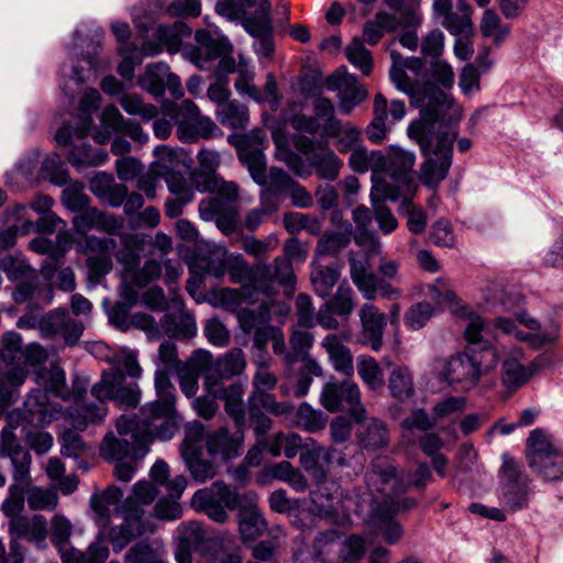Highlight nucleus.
Masks as SVG:
<instances>
[{"instance_id": "obj_1", "label": "nucleus", "mask_w": 563, "mask_h": 563, "mask_svg": "<svg viewBox=\"0 0 563 563\" xmlns=\"http://www.w3.org/2000/svg\"><path fill=\"white\" fill-rule=\"evenodd\" d=\"M390 58L391 82L409 96L413 107L420 109L419 118L407 128L408 136L419 145L426 157L420 167V180L426 187L435 189L448 177L452 166L453 141L463 118V108L431 81L422 85L412 82L401 65L399 52L390 51Z\"/></svg>"}, {"instance_id": "obj_2", "label": "nucleus", "mask_w": 563, "mask_h": 563, "mask_svg": "<svg viewBox=\"0 0 563 563\" xmlns=\"http://www.w3.org/2000/svg\"><path fill=\"white\" fill-rule=\"evenodd\" d=\"M162 331L169 338L158 349L154 387L156 399L144 404L140 415H128L137 421L145 432L151 431L162 441L170 440L176 432V395L172 376L176 375V314L165 313L159 322Z\"/></svg>"}, {"instance_id": "obj_3", "label": "nucleus", "mask_w": 563, "mask_h": 563, "mask_svg": "<svg viewBox=\"0 0 563 563\" xmlns=\"http://www.w3.org/2000/svg\"><path fill=\"white\" fill-rule=\"evenodd\" d=\"M464 338L466 346L448 358L442 375L449 385L470 390L484 375L496 368L499 355L493 344L492 325L483 317H470Z\"/></svg>"}, {"instance_id": "obj_4", "label": "nucleus", "mask_w": 563, "mask_h": 563, "mask_svg": "<svg viewBox=\"0 0 563 563\" xmlns=\"http://www.w3.org/2000/svg\"><path fill=\"white\" fill-rule=\"evenodd\" d=\"M119 437L108 433L100 445V455L108 462L115 463L114 476L118 481L130 482L137 466L134 464L143 460L150 452V448L156 434L145 432L137 426V421L130 419L128 415H121L117 420Z\"/></svg>"}, {"instance_id": "obj_5", "label": "nucleus", "mask_w": 563, "mask_h": 563, "mask_svg": "<svg viewBox=\"0 0 563 563\" xmlns=\"http://www.w3.org/2000/svg\"><path fill=\"white\" fill-rule=\"evenodd\" d=\"M51 394L64 400L69 399L66 374L58 365H53L49 368L45 389L31 391L24 400L23 409L8 416V424L12 428H18L20 424L44 427L57 420L62 415L63 407L59 402L49 399Z\"/></svg>"}, {"instance_id": "obj_6", "label": "nucleus", "mask_w": 563, "mask_h": 563, "mask_svg": "<svg viewBox=\"0 0 563 563\" xmlns=\"http://www.w3.org/2000/svg\"><path fill=\"white\" fill-rule=\"evenodd\" d=\"M158 493L159 489L147 479H140L133 485L131 495L119 508L123 522L111 528L109 533L114 552L122 551L136 537L153 531L152 516H146L141 505H151Z\"/></svg>"}, {"instance_id": "obj_7", "label": "nucleus", "mask_w": 563, "mask_h": 563, "mask_svg": "<svg viewBox=\"0 0 563 563\" xmlns=\"http://www.w3.org/2000/svg\"><path fill=\"white\" fill-rule=\"evenodd\" d=\"M233 45L227 38L210 41L196 49L194 63L200 70H211L210 78L214 80L207 90L208 98L221 108L229 101V75L236 73V63L232 56Z\"/></svg>"}, {"instance_id": "obj_8", "label": "nucleus", "mask_w": 563, "mask_h": 563, "mask_svg": "<svg viewBox=\"0 0 563 563\" xmlns=\"http://www.w3.org/2000/svg\"><path fill=\"white\" fill-rule=\"evenodd\" d=\"M526 457L543 481H563V451L544 430L538 428L530 432Z\"/></svg>"}, {"instance_id": "obj_9", "label": "nucleus", "mask_w": 563, "mask_h": 563, "mask_svg": "<svg viewBox=\"0 0 563 563\" xmlns=\"http://www.w3.org/2000/svg\"><path fill=\"white\" fill-rule=\"evenodd\" d=\"M190 365L205 369V389H211L213 385L227 386V380L241 375L246 367V361L240 347L230 350L216 361L212 360L211 353L198 349L190 356Z\"/></svg>"}, {"instance_id": "obj_10", "label": "nucleus", "mask_w": 563, "mask_h": 563, "mask_svg": "<svg viewBox=\"0 0 563 563\" xmlns=\"http://www.w3.org/2000/svg\"><path fill=\"white\" fill-rule=\"evenodd\" d=\"M91 395L101 402L112 400L120 409H133L141 401L142 390L136 382L126 379L121 368L112 367L102 373Z\"/></svg>"}, {"instance_id": "obj_11", "label": "nucleus", "mask_w": 563, "mask_h": 563, "mask_svg": "<svg viewBox=\"0 0 563 563\" xmlns=\"http://www.w3.org/2000/svg\"><path fill=\"white\" fill-rule=\"evenodd\" d=\"M499 471V499L510 511L516 512L529 505V478L523 465L508 453H504Z\"/></svg>"}, {"instance_id": "obj_12", "label": "nucleus", "mask_w": 563, "mask_h": 563, "mask_svg": "<svg viewBox=\"0 0 563 563\" xmlns=\"http://www.w3.org/2000/svg\"><path fill=\"white\" fill-rule=\"evenodd\" d=\"M228 142L235 147L239 161L245 166L257 185L266 184V133L262 129H253L246 134H231Z\"/></svg>"}, {"instance_id": "obj_13", "label": "nucleus", "mask_w": 563, "mask_h": 563, "mask_svg": "<svg viewBox=\"0 0 563 563\" xmlns=\"http://www.w3.org/2000/svg\"><path fill=\"white\" fill-rule=\"evenodd\" d=\"M244 501L235 487L217 481L210 487L198 489L192 496V504L211 520L223 523L228 520L227 509L234 510Z\"/></svg>"}, {"instance_id": "obj_14", "label": "nucleus", "mask_w": 563, "mask_h": 563, "mask_svg": "<svg viewBox=\"0 0 563 563\" xmlns=\"http://www.w3.org/2000/svg\"><path fill=\"white\" fill-rule=\"evenodd\" d=\"M199 168L190 173V179L201 192H210L223 197L229 201L239 200V187L234 181H227L217 168L220 156L217 152L202 148L198 153Z\"/></svg>"}, {"instance_id": "obj_15", "label": "nucleus", "mask_w": 563, "mask_h": 563, "mask_svg": "<svg viewBox=\"0 0 563 563\" xmlns=\"http://www.w3.org/2000/svg\"><path fill=\"white\" fill-rule=\"evenodd\" d=\"M320 400L330 412L347 411L355 422L366 420L367 412L361 402L360 388L350 379L328 382L323 386Z\"/></svg>"}, {"instance_id": "obj_16", "label": "nucleus", "mask_w": 563, "mask_h": 563, "mask_svg": "<svg viewBox=\"0 0 563 563\" xmlns=\"http://www.w3.org/2000/svg\"><path fill=\"white\" fill-rule=\"evenodd\" d=\"M416 154L399 146H390L389 162L386 178L379 179L385 191V198L396 201L402 190H410L413 187V166Z\"/></svg>"}, {"instance_id": "obj_17", "label": "nucleus", "mask_w": 563, "mask_h": 563, "mask_svg": "<svg viewBox=\"0 0 563 563\" xmlns=\"http://www.w3.org/2000/svg\"><path fill=\"white\" fill-rule=\"evenodd\" d=\"M2 267L7 277L16 284L12 292L13 300L16 303L37 302L41 300L40 294L47 289L42 287L35 269L24 260L8 256L3 258Z\"/></svg>"}, {"instance_id": "obj_18", "label": "nucleus", "mask_w": 563, "mask_h": 563, "mask_svg": "<svg viewBox=\"0 0 563 563\" xmlns=\"http://www.w3.org/2000/svg\"><path fill=\"white\" fill-rule=\"evenodd\" d=\"M221 134L218 125L202 115L194 101L186 99L178 104V140L195 142Z\"/></svg>"}, {"instance_id": "obj_19", "label": "nucleus", "mask_w": 563, "mask_h": 563, "mask_svg": "<svg viewBox=\"0 0 563 563\" xmlns=\"http://www.w3.org/2000/svg\"><path fill=\"white\" fill-rule=\"evenodd\" d=\"M434 19L453 36L473 35L474 25L471 19L472 8L465 1L433 0Z\"/></svg>"}, {"instance_id": "obj_20", "label": "nucleus", "mask_w": 563, "mask_h": 563, "mask_svg": "<svg viewBox=\"0 0 563 563\" xmlns=\"http://www.w3.org/2000/svg\"><path fill=\"white\" fill-rule=\"evenodd\" d=\"M100 122L101 129H95V133L91 134L98 144L108 143L112 133L130 136L140 144L148 141V134L143 132L141 125L135 121L124 120L119 109L114 106H107L103 109Z\"/></svg>"}, {"instance_id": "obj_21", "label": "nucleus", "mask_w": 563, "mask_h": 563, "mask_svg": "<svg viewBox=\"0 0 563 563\" xmlns=\"http://www.w3.org/2000/svg\"><path fill=\"white\" fill-rule=\"evenodd\" d=\"M154 154L158 157L146 176L139 177L137 187L143 189L147 197H154L155 179H164L170 194L176 195V152L167 146H157Z\"/></svg>"}, {"instance_id": "obj_22", "label": "nucleus", "mask_w": 563, "mask_h": 563, "mask_svg": "<svg viewBox=\"0 0 563 563\" xmlns=\"http://www.w3.org/2000/svg\"><path fill=\"white\" fill-rule=\"evenodd\" d=\"M85 330L82 321L70 314L66 308H57L43 316L42 336L54 339L60 335L68 346L78 343Z\"/></svg>"}, {"instance_id": "obj_23", "label": "nucleus", "mask_w": 563, "mask_h": 563, "mask_svg": "<svg viewBox=\"0 0 563 563\" xmlns=\"http://www.w3.org/2000/svg\"><path fill=\"white\" fill-rule=\"evenodd\" d=\"M324 85L329 91L339 92L340 111L344 114H349L367 98V91L358 84L357 77L345 70H336L328 76Z\"/></svg>"}, {"instance_id": "obj_24", "label": "nucleus", "mask_w": 563, "mask_h": 563, "mask_svg": "<svg viewBox=\"0 0 563 563\" xmlns=\"http://www.w3.org/2000/svg\"><path fill=\"white\" fill-rule=\"evenodd\" d=\"M151 483L158 489L164 487L167 495L158 499L154 507L155 516L159 519L176 518V481L170 478V470L164 460H157L150 470Z\"/></svg>"}, {"instance_id": "obj_25", "label": "nucleus", "mask_w": 563, "mask_h": 563, "mask_svg": "<svg viewBox=\"0 0 563 563\" xmlns=\"http://www.w3.org/2000/svg\"><path fill=\"white\" fill-rule=\"evenodd\" d=\"M10 429L4 428L0 433V457H10L12 470V478L16 483L30 484L31 482V463L32 457L29 450L15 443V435Z\"/></svg>"}, {"instance_id": "obj_26", "label": "nucleus", "mask_w": 563, "mask_h": 563, "mask_svg": "<svg viewBox=\"0 0 563 563\" xmlns=\"http://www.w3.org/2000/svg\"><path fill=\"white\" fill-rule=\"evenodd\" d=\"M73 228L80 234L97 230L113 235L123 228V219L88 206L81 212L74 216Z\"/></svg>"}, {"instance_id": "obj_27", "label": "nucleus", "mask_w": 563, "mask_h": 563, "mask_svg": "<svg viewBox=\"0 0 563 563\" xmlns=\"http://www.w3.org/2000/svg\"><path fill=\"white\" fill-rule=\"evenodd\" d=\"M236 201H229L216 195L212 198L203 199L199 205V211L205 219L216 217L218 229L227 236L233 234L238 229Z\"/></svg>"}, {"instance_id": "obj_28", "label": "nucleus", "mask_w": 563, "mask_h": 563, "mask_svg": "<svg viewBox=\"0 0 563 563\" xmlns=\"http://www.w3.org/2000/svg\"><path fill=\"white\" fill-rule=\"evenodd\" d=\"M362 342L378 352L383 346L384 330L387 325V316L373 303H364L358 310Z\"/></svg>"}, {"instance_id": "obj_29", "label": "nucleus", "mask_w": 563, "mask_h": 563, "mask_svg": "<svg viewBox=\"0 0 563 563\" xmlns=\"http://www.w3.org/2000/svg\"><path fill=\"white\" fill-rule=\"evenodd\" d=\"M213 398H219L224 401V409L228 416L233 420L238 433L244 432L245 429V411L243 407V385L239 382H233L228 386L213 385L211 389H205Z\"/></svg>"}, {"instance_id": "obj_30", "label": "nucleus", "mask_w": 563, "mask_h": 563, "mask_svg": "<svg viewBox=\"0 0 563 563\" xmlns=\"http://www.w3.org/2000/svg\"><path fill=\"white\" fill-rule=\"evenodd\" d=\"M243 443V432L232 435L227 428L210 433L207 437V454L210 459H220L222 461H230L240 455V450Z\"/></svg>"}, {"instance_id": "obj_31", "label": "nucleus", "mask_w": 563, "mask_h": 563, "mask_svg": "<svg viewBox=\"0 0 563 563\" xmlns=\"http://www.w3.org/2000/svg\"><path fill=\"white\" fill-rule=\"evenodd\" d=\"M9 533L11 539L27 540L43 548L47 537V521L42 515H35L31 520L26 516H19L10 519Z\"/></svg>"}, {"instance_id": "obj_32", "label": "nucleus", "mask_w": 563, "mask_h": 563, "mask_svg": "<svg viewBox=\"0 0 563 563\" xmlns=\"http://www.w3.org/2000/svg\"><path fill=\"white\" fill-rule=\"evenodd\" d=\"M373 217L374 210L372 211L364 205L356 207L352 212V219L356 228L354 242L360 246L367 247L368 256L379 254L382 249L379 236L375 231L368 228L373 221Z\"/></svg>"}, {"instance_id": "obj_33", "label": "nucleus", "mask_w": 563, "mask_h": 563, "mask_svg": "<svg viewBox=\"0 0 563 563\" xmlns=\"http://www.w3.org/2000/svg\"><path fill=\"white\" fill-rule=\"evenodd\" d=\"M334 450L325 451L311 440V446L307 445L299 455L300 464L317 484H323L328 475V468Z\"/></svg>"}, {"instance_id": "obj_34", "label": "nucleus", "mask_w": 563, "mask_h": 563, "mask_svg": "<svg viewBox=\"0 0 563 563\" xmlns=\"http://www.w3.org/2000/svg\"><path fill=\"white\" fill-rule=\"evenodd\" d=\"M396 515L397 509L393 506H378L371 515L374 529L388 544H396L404 536V528L395 519Z\"/></svg>"}, {"instance_id": "obj_35", "label": "nucleus", "mask_w": 563, "mask_h": 563, "mask_svg": "<svg viewBox=\"0 0 563 563\" xmlns=\"http://www.w3.org/2000/svg\"><path fill=\"white\" fill-rule=\"evenodd\" d=\"M492 325V330L495 329L501 330L506 334H514L519 341H527L534 349H540L544 345L552 344L558 339V329H554L551 332L547 333H525L522 331L517 330L516 322L506 317H498L494 320V322L487 321ZM495 340V335L493 334V341Z\"/></svg>"}, {"instance_id": "obj_36", "label": "nucleus", "mask_w": 563, "mask_h": 563, "mask_svg": "<svg viewBox=\"0 0 563 563\" xmlns=\"http://www.w3.org/2000/svg\"><path fill=\"white\" fill-rule=\"evenodd\" d=\"M357 422L355 432L358 445L364 450H378L388 443V429L383 420L371 418L367 422Z\"/></svg>"}, {"instance_id": "obj_37", "label": "nucleus", "mask_w": 563, "mask_h": 563, "mask_svg": "<svg viewBox=\"0 0 563 563\" xmlns=\"http://www.w3.org/2000/svg\"><path fill=\"white\" fill-rule=\"evenodd\" d=\"M173 74H169V67L165 63H156L148 65L146 71L140 77V86L155 97L164 95L166 89V79H170ZM169 91L176 93V84L172 80L168 81Z\"/></svg>"}, {"instance_id": "obj_38", "label": "nucleus", "mask_w": 563, "mask_h": 563, "mask_svg": "<svg viewBox=\"0 0 563 563\" xmlns=\"http://www.w3.org/2000/svg\"><path fill=\"white\" fill-rule=\"evenodd\" d=\"M239 509V530L243 541H254L267 529V522L256 506H244Z\"/></svg>"}, {"instance_id": "obj_39", "label": "nucleus", "mask_w": 563, "mask_h": 563, "mask_svg": "<svg viewBox=\"0 0 563 563\" xmlns=\"http://www.w3.org/2000/svg\"><path fill=\"white\" fill-rule=\"evenodd\" d=\"M333 368L346 376L353 375V357L351 351L345 346L336 334H328L322 341Z\"/></svg>"}, {"instance_id": "obj_40", "label": "nucleus", "mask_w": 563, "mask_h": 563, "mask_svg": "<svg viewBox=\"0 0 563 563\" xmlns=\"http://www.w3.org/2000/svg\"><path fill=\"white\" fill-rule=\"evenodd\" d=\"M205 539V531L197 521H189L178 531V563H191V552L197 550Z\"/></svg>"}, {"instance_id": "obj_41", "label": "nucleus", "mask_w": 563, "mask_h": 563, "mask_svg": "<svg viewBox=\"0 0 563 563\" xmlns=\"http://www.w3.org/2000/svg\"><path fill=\"white\" fill-rule=\"evenodd\" d=\"M294 179L280 167H272L266 184L261 192V203H276L277 200L288 191L294 184Z\"/></svg>"}, {"instance_id": "obj_42", "label": "nucleus", "mask_w": 563, "mask_h": 563, "mask_svg": "<svg viewBox=\"0 0 563 563\" xmlns=\"http://www.w3.org/2000/svg\"><path fill=\"white\" fill-rule=\"evenodd\" d=\"M108 159V153L101 148L93 150L89 144L82 142L74 145L67 155V161L77 170L81 172L86 167H96L104 164Z\"/></svg>"}, {"instance_id": "obj_43", "label": "nucleus", "mask_w": 563, "mask_h": 563, "mask_svg": "<svg viewBox=\"0 0 563 563\" xmlns=\"http://www.w3.org/2000/svg\"><path fill=\"white\" fill-rule=\"evenodd\" d=\"M387 99L380 92L374 98V118L365 129V135L373 144H380L387 136Z\"/></svg>"}, {"instance_id": "obj_44", "label": "nucleus", "mask_w": 563, "mask_h": 563, "mask_svg": "<svg viewBox=\"0 0 563 563\" xmlns=\"http://www.w3.org/2000/svg\"><path fill=\"white\" fill-rule=\"evenodd\" d=\"M520 354L519 350H514L501 364V380L508 389H518L530 377V373L518 358Z\"/></svg>"}, {"instance_id": "obj_45", "label": "nucleus", "mask_w": 563, "mask_h": 563, "mask_svg": "<svg viewBox=\"0 0 563 563\" xmlns=\"http://www.w3.org/2000/svg\"><path fill=\"white\" fill-rule=\"evenodd\" d=\"M108 413L106 401L81 402L70 413L71 423L75 429L85 430L89 424L103 420Z\"/></svg>"}, {"instance_id": "obj_46", "label": "nucleus", "mask_w": 563, "mask_h": 563, "mask_svg": "<svg viewBox=\"0 0 563 563\" xmlns=\"http://www.w3.org/2000/svg\"><path fill=\"white\" fill-rule=\"evenodd\" d=\"M309 164L318 177L328 181H334L343 167L342 159L331 150L312 154L309 157Z\"/></svg>"}, {"instance_id": "obj_47", "label": "nucleus", "mask_w": 563, "mask_h": 563, "mask_svg": "<svg viewBox=\"0 0 563 563\" xmlns=\"http://www.w3.org/2000/svg\"><path fill=\"white\" fill-rule=\"evenodd\" d=\"M390 395L398 401H405L413 395V378L407 366H395L388 377Z\"/></svg>"}, {"instance_id": "obj_48", "label": "nucleus", "mask_w": 563, "mask_h": 563, "mask_svg": "<svg viewBox=\"0 0 563 563\" xmlns=\"http://www.w3.org/2000/svg\"><path fill=\"white\" fill-rule=\"evenodd\" d=\"M356 371L368 389L376 391L384 387L383 369L373 356L365 354L357 356Z\"/></svg>"}, {"instance_id": "obj_49", "label": "nucleus", "mask_w": 563, "mask_h": 563, "mask_svg": "<svg viewBox=\"0 0 563 563\" xmlns=\"http://www.w3.org/2000/svg\"><path fill=\"white\" fill-rule=\"evenodd\" d=\"M247 408L266 410L276 417L290 415L295 409L289 402H278L275 396L268 391H252L247 398Z\"/></svg>"}, {"instance_id": "obj_50", "label": "nucleus", "mask_w": 563, "mask_h": 563, "mask_svg": "<svg viewBox=\"0 0 563 563\" xmlns=\"http://www.w3.org/2000/svg\"><path fill=\"white\" fill-rule=\"evenodd\" d=\"M181 454L187 462L191 476L197 482L205 483L217 474L214 460L211 461L205 457L201 451H195L189 455L187 450L184 449Z\"/></svg>"}, {"instance_id": "obj_51", "label": "nucleus", "mask_w": 563, "mask_h": 563, "mask_svg": "<svg viewBox=\"0 0 563 563\" xmlns=\"http://www.w3.org/2000/svg\"><path fill=\"white\" fill-rule=\"evenodd\" d=\"M340 269L335 265L319 266L311 273V284L317 296L327 298L340 278Z\"/></svg>"}, {"instance_id": "obj_52", "label": "nucleus", "mask_w": 563, "mask_h": 563, "mask_svg": "<svg viewBox=\"0 0 563 563\" xmlns=\"http://www.w3.org/2000/svg\"><path fill=\"white\" fill-rule=\"evenodd\" d=\"M101 95L97 89H89L79 102L80 135L95 133L93 113L99 109Z\"/></svg>"}, {"instance_id": "obj_53", "label": "nucleus", "mask_w": 563, "mask_h": 563, "mask_svg": "<svg viewBox=\"0 0 563 563\" xmlns=\"http://www.w3.org/2000/svg\"><path fill=\"white\" fill-rule=\"evenodd\" d=\"M219 122L231 129H245L249 123V110L246 106L236 101H230L217 110Z\"/></svg>"}, {"instance_id": "obj_54", "label": "nucleus", "mask_w": 563, "mask_h": 563, "mask_svg": "<svg viewBox=\"0 0 563 563\" xmlns=\"http://www.w3.org/2000/svg\"><path fill=\"white\" fill-rule=\"evenodd\" d=\"M352 225L346 224L344 231L325 233L317 243L316 253L319 255H336L351 242Z\"/></svg>"}, {"instance_id": "obj_55", "label": "nucleus", "mask_w": 563, "mask_h": 563, "mask_svg": "<svg viewBox=\"0 0 563 563\" xmlns=\"http://www.w3.org/2000/svg\"><path fill=\"white\" fill-rule=\"evenodd\" d=\"M393 11L399 14L400 23L406 27H416L421 23L419 13L421 0H383Z\"/></svg>"}, {"instance_id": "obj_56", "label": "nucleus", "mask_w": 563, "mask_h": 563, "mask_svg": "<svg viewBox=\"0 0 563 563\" xmlns=\"http://www.w3.org/2000/svg\"><path fill=\"white\" fill-rule=\"evenodd\" d=\"M354 291L352 287L343 282L339 285L334 295L329 298L324 305L328 309L334 311L336 316L347 318L354 310Z\"/></svg>"}, {"instance_id": "obj_57", "label": "nucleus", "mask_w": 563, "mask_h": 563, "mask_svg": "<svg viewBox=\"0 0 563 563\" xmlns=\"http://www.w3.org/2000/svg\"><path fill=\"white\" fill-rule=\"evenodd\" d=\"M2 349L0 350V357L7 365L21 366L23 363V342L22 336L14 331H9L3 334Z\"/></svg>"}, {"instance_id": "obj_58", "label": "nucleus", "mask_w": 563, "mask_h": 563, "mask_svg": "<svg viewBox=\"0 0 563 563\" xmlns=\"http://www.w3.org/2000/svg\"><path fill=\"white\" fill-rule=\"evenodd\" d=\"M345 55L347 60L358 68L363 75L368 76L372 73L373 57L361 38L355 37L352 40L345 48Z\"/></svg>"}, {"instance_id": "obj_59", "label": "nucleus", "mask_w": 563, "mask_h": 563, "mask_svg": "<svg viewBox=\"0 0 563 563\" xmlns=\"http://www.w3.org/2000/svg\"><path fill=\"white\" fill-rule=\"evenodd\" d=\"M41 174L43 178L57 186L67 184L69 179L66 163L57 153H53L43 161Z\"/></svg>"}, {"instance_id": "obj_60", "label": "nucleus", "mask_w": 563, "mask_h": 563, "mask_svg": "<svg viewBox=\"0 0 563 563\" xmlns=\"http://www.w3.org/2000/svg\"><path fill=\"white\" fill-rule=\"evenodd\" d=\"M296 421L308 432H318L325 428L328 417L321 410L313 409L308 402H302L297 412Z\"/></svg>"}, {"instance_id": "obj_61", "label": "nucleus", "mask_w": 563, "mask_h": 563, "mask_svg": "<svg viewBox=\"0 0 563 563\" xmlns=\"http://www.w3.org/2000/svg\"><path fill=\"white\" fill-rule=\"evenodd\" d=\"M423 77L432 79L433 85L441 89H451L454 85V71L450 64L443 59H432L426 68Z\"/></svg>"}, {"instance_id": "obj_62", "label": "nucleus", "mask_w": 563, "mask_h": 563, "mask_svg": "<svg viewBox=\"0 0 563 563\" xmlns=\"http://www.w3.org/2000/svg\"><path fill=\"white\" fill-rule=\"evenodd\" d=\"M254 285H243L241 289L223 288L219 291V299L229 310L238 309L243 302H254Z\"/></svg>"}, {"instance_id": "obj_63", "label": "nucleus", "mask_w": 563, "mask_h": 563, "mask_svg": "<svg viewBox=\"0 0 563 563\" xmlns=\"http://www.w3.org/2000/svg\"><path fill=\"white\" fill-rule=\"evenodd\" d=\"M366 544L358 534L349 536L338 551V563H357L365 554Z\"/></svg>"}, {"instance_id": "obj_64", "label": "nucleus", "mask_w": 563, "mask_h": 563, "mask_svg": "<svg viewBox=\"0 0 563 563\" xmlns=\"http://www.w3.org/2000/svg\"><path fill=\"white\" fill-rule=\"evenodd\" d=\"M26 500L32 510H54L58 504V496L52 489L31 486L26 490Z\"/></svg>"}]
</instances>
